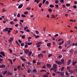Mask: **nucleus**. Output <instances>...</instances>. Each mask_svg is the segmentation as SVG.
<instances>
[{
  "mask_svg": "<svg viewBox=\"0 0 77 77\" xmlns=\"http://www.w3.org/2000/svg\"><path fill=\"white\" fill-rule=\"evenodd\" d=\"M14 39V37L11 38H10V39L8 40V41L9 43H12V41H13Z\"/></svg>",
  "mask_w": 77,
  "mask_h": 77,
  "instance_id": "nucleus-1",
  "label": "nucleus"
},
{
  "mask_svg": "<svg viewBox=\"0 0 77 77\" xmlns=\"http://www.w3.org/2000/svg\"><path fill=\"white\" fill-rule=\"evenodd\" d=\"M24 53H25L26 54H28L29 52V50L27 49H26L24 51Z\"/></svg>",
  "mask_w": 77,
  "mask_h": 77,
  "instance_id": "nucleus-2",
  "label": "nucleus"
},
{
  "mask_svg": "<svg viewBox=\"0 0 77 77\" xmlns=\"http://www.w3.org/2000/svg\"><path fill=\"white\" fill-rule=\"evenodd\" d=\"M0 54L3 56H5V52L3 51H1L0 52Z\"/></svg>",
  "mask_w": 77,
  "mask_h": 77,
  "instance_id": "nucleus-3",
  "label": "nucleus"
},
{
  "mask_svg": "<svg viewBox=\"0 0 77 77\" xmlns=\"http://www.w3.org/2000/svg\"><path fill=\"white\" fill-rule=\"evenodd\" d=\"M55 63H57V64H58V65H61V63L60 62V61H56Z\"/></svg>",
  "mask_w": 77,
  "mask_h": 77,
  "instance_id": "nucleus-4",
  "label": "nucleus"
},
{
  "mask_svg": "<svg viewBox=\"0 0 77 77\" xmlns=\"http://www.w3.org/2000/svg\"><path fill=\"white\" fill-rule=\"evenodd\" d=\"M38 57L41 58L43 57V55L42 54H40L38 55Z\"/></svg>",
  "mask_w": 77,
  "mask_h": 77,
  "instance_id": "nucleus-5",
  "label": "nucleus"
},
{
  "mask_svg": "<svg viewBox=\"0 0 77 77\" xmlns=\"http://www.w3.org/2000/svg\"><path fill=\"white\" fill-rule=\"evenodd\" d=\"M41 44H42V42H39L38 43H36V45H40Z\"/></svg>",
  "mask_w": 77,
  "mask_h": 77,
  "instance_id": "nucleus-6",
  "label": "nucleus"
},
{
  "mask_svg": "<svg viewBox=\"0 0 77 77\" xmlns=\"http://www.w3.org/2000/svg\"><path fill=\"white\" fill-rule=\"evenodd\" d=\"M60 74L61 75L62 77L63 75H64V74H65L64 72H60Z\"/></svg>",
  "mask_w": 77,
  "mask_h": 77,
  "instance_id": "nucleus-7",
  "label": "nucleus"
},
{
  "mask_svg": "<svg viewBox=\"0 0 77 77\" xmlns=\"http://www.w3.org/2000/svg\"><path fill=\"white\" fill-rule=\"evenodd\" d=\"M51 43H49L47 44V46L48 47H51Z\"/></svg>",
  "mask_w": 77,
  "mask_h": 77,
  "instance_id": "nucleus-8",
  "label": "nucleus"
},
{
  "mask_svg": "<svg viewBox=\"0 0 77 77\" xmlns=\"http://www.w3.org/2000/svg\"><path fill=\"white\" fill-rule=\"evenodd\" d=\"M47 67L48 68H51V64H47Z\"/></svg>",
  "mask_w": 77,
  "mask_h": 77,
  "instance_id": "nucleus-9",
  "label": "nucleus"
},
{
  "mask_svg": "<svg viewBox=\"0 0 77 77\" xmlns=\"http://www.w3.org/2000/svg\"><path fill=\"white\" fill-rule=\"evenodd\" d=\"M23 6V5L20 4L18 7V9H21L22 7Z\"/></svg>",
  "mask_w": 77,
  "mask_h": 77,
  "instance_id": "nucleus-10",
  "label": "nucleus"
},
{
  "mask_svg": "<svg viewBox=\"0 0 77 77\" xmlns=\"http://www.w3.org/2000/svg\"><path fill=\"white\" fill-rule=\"evenodd\" d=\"M60 62L61 63H62V64L65 63H64V60L63 59L61 60Z\"/></svg>",
  "mask_w": 77,
  "mask_h": 77,
  "instance_id": "nucleus-11",
  "label": "nucleus"
},
{
  "mask_svg": "<svg viewBox=\"0 0 77 77\" xmlns=\"http://www.w3.org/2000/svg\"><path fill=\"white\" fill-rule=\"evenodd\" d=\"M8 30H9V28H8V27H6L5 28V30H3V31H4V32L5 31H6V32H7V31H8Z\"/></svg>",
  "mask_w": 77,
  "mask_h": 77,
  "instance_id": "nucleus-12",
  "label": "nucleus"
},
{
  "mask_svg": "<svg viewBox=\"0 0 77 77\" xmlns=\"http://www.w3.org/2000/svg\"><path fill=\"white\" fill-rule=\"evenodd\" d=\"M53 67L54 69H56L57 68V65L56 64H54L53 65Z\"/></svg>",
  "mask_w": 77,
  "mask_h": 77,
  "instance_id": "nucleus-13",
  "label": "nucleus"
},
{
  "mask_svg": "<svg viewBox=\"0 0 77 77\" xmlns=\"http://www.w3.org/2000/svg\"><path fill=\"white\" fill-rule=\"evenodd\" d=\"M69 51L71 54H72V53H73V49H71L69 50Z\"/></svg>",
  "mask_w": 77,
  "mask_h": 77,
  "instance_id": "nucleus-14",
  "label": "nucleus"
},
{
  "mask_svg": "<svg viewBox=\"0 0 77 77\" xmlns=\"http://www.w3.org/2000/svg\"><path fill=\"white\" fill-rule=\"evenodd\" d=\"M5 65H2L0 66V68H5Z\"/></svg>",
  "mask_w": 77,
  "mask_h": 77,
  "instance_id": "nucleus-15",
  "label": "nucleus"
},
{
  "mask_svg": "<svg viewBox=\"0 0 77 77\" xmlns=\"http://www.w3.org/2000/svg\"><path fill=\"white\" fill-rule=\"evenodd\" d=\"M71 62V60H68V61L67 62V65H69V64H70Z\"/></svg>",
  "mask_w": 77,
  "mask_h": 77,
  "instance_id": "nucleus-16",
  "label": "nucleus"
},
{
  "mask_svg": "<svg viewBox=\"0 0 77 77\" xmlns=\"http://www.w3.org/2000/svg\"><path fill=\"white\" fill-rule=\"evenodd\" d=\"M21 47H24V42H22L20 44Z\"/></svg>",
  "mask_w": 77,
  "mask_h": 77,
  "instance_id": "nucleus-17",
  "label": "nucleus"
},
{
  "mask_svg": "<svg viewBox=\"0 0 77 77\" xmlns=\"http://www.w3.org/2000/svg\"><path fill=\"white\" fill-rule=\"evenodd\" d=\"M68 71L69 72H71V73H73L74 72V71L71 70H69Z\"/></svg>",
  "mask_w": 77,
  "mask_h": 77,
  "instance_id": "nucleus-18",
  "label": "nucleus"
},
{
  "mask_svg": "<svg viewBox=\"0 0 77 77\" xmlns=\"http://www.w3.org/2000/svg\"><path fill=\"white\" fill-rule=\"evenodd\" d=\"M48 75L47 74H46L45 75H44L43 76V77H48Z\"/></svg>",
  "mask_w": 77,
  "mask_h": 77,
  "instance_id": "nucleus-19",
  "label": "nucleus"
},
{
  "mask_svg": "<svg viewBox=\"0 0 77 77\" xmlns=\"http://www.w3.org/2000/svg\"><path fill=\"white\" fill-rule=\"evenodd\" d=\"M76 21V19H75L74 20L71 19L70 20V21H72V22H75Z\"/></svg>",
  "mask_w": 77,
  "mask_h": 77,
  "instance_id": "nucleus-20",
  "label": "nucleus"
},
{
  "mask_svg": "<svg viewBox=\"0 0 77 77\" xmlns=\"http://www.w3.org/2000/svg\"><path fill=\"white\" fill-rule=\"evenodd\" d=\"M8 71L5 70L4 72L3 73V75H5L6 73H7Z\"/></svg>",
  "mask_w": 77,
  "mask_h": 77,
  "instance_id": "nucleus-21",
  "label": "nucleus"
},
{
  "mask_svg": "<svg viewBox=\"0 0 77 77\" xmlns=\"http://www.w3.org/2000/svg\"><path fill=\"white\" fill-rule=\"evenodd\" d=\"M33 72H37V69H35L33 70Z\"/></svg>",
  "mask_w": 77,
  "mask_h": 77,
  "instance_id": "nucleus-22",
  "label": "nucleus"
},
{
  "mask_svg": "<svg viewBox=\"0 0 77 77\" xmlns=\"http://www.w3.org/2000/svg\"><path fill=\"white\" fill-rule=\"evenodd\" d=\"M7 74L8 75H12V73H11V72L8 71V72Z\"/></svg>",
  "mask_w": 77,
  "mask_h": 77,
  "instance_id": "nucleus-23",
  "label": "nucleus"
},
{
  "mask_svg": "<svg viewBox=\"0 0 77 77\" xmlns=\"http://www.w3.org/2000/svg\"><path fill=\"white\" fill-rule=\"evenodd\" d=\"M32 51H30V52H29L28 54V56H31V55L32 54Z\"/></svg>",
  "mask_w": 77,
  "mask_h": 77,
  "instance_id": "nucleus-24",
  "label": "nucleus"
},
{
  "mask_svg": "<svg viewBox=\"0 0 77 77\" xmlns=\"http://www.w3.org/2000/svg\"><path fill=\"white\" fill-rule=\"evenodd\" d=\"M40 72H46V70L42 69L40 70Z\"/></svg>",
  "mask_w": 77,
  "mask_h": 77,
  "instance_id": "nucleus-25",
  "label": "nucleus"
},
{
  "mask_svg": "<svg viewBox=\"0 0 77 77\" xmlns=\"http://www.w3.org/2000/svg\"><path fill=\"white\" fill-rule=\"evenodd\" d=\"M66 68H67V70H69V69H70V66H67Z\"/></svg>",
  "mask_w": 77,
  "mask_h": 77,
  "instance_id": "nucleus-26",
  "label": "nucleus"
},
{
  "mask_svg": "<svg viewBox=\"0 0 77 77\" xmlns=\"http://www.w3.org/2000/svg\"><path fill=\"white\" fill-rule=\"evenodd\" d=\"M20 59H22V60L23 61H26V59L23 58L22 57H20Z\"/></svg>",
  "mask_w": 77,
  "mask_h": 77,
  "instance_id": "nucleus-27",
  "label": "nucleus"
},
{
  "mask_svg": "<svg viewBox=\"0 0 77 77\" xmlns=\"http://www.w3.org/2000/svg\"><path fill=\"white\" fill-rule=\"evenodd\" d=\"M42 3H40L38 4V7H39V8H41V6H42Z\"/></svg>",
  "mask_w": 77,
  "mask_h": 77,
  "instance_id": "nucleus-28",
  "label": "nucleus"
},
{
  "mask_svg": "<svg viewBox=\"0 0 77 77\" xmlns=\"http://www.w3.org/2000/svg\"><path fill=\"white\" fill-rule=\"evenodd\" d=\"M21 17L23 18H24V17H26V16L24 14H22L21 15Z\"/></svg>",
  "mask_w": 77,
  "mask_h": 77,
  "instance_id": "nucleus-29",
  "label": "nucleus"
},
{
  "mask_svg": "<svg viewBox=\"0 0 77 77\" xmlns=\"http://www.w3.org/2000/svg\"><path fill=\"white\" fill-rule=\"evenodd\" d=\"M8 60H9L10 61L11 64H13V63H12V60H11V59H9Z\"/></svg>",
  "mask_w": 77,
  "mask_h": 77,
  "instance_id": "nucleus-30",
  "label": "nucleus"
},
{
  "mask_svg": "<svg viewBox=\"0 0 77 77\" xmlns=\"http://www.w3.org/2000/svg\"><path fill=\"white\" fill-rule=\"evenodd\" d=\"M50 8H54V5H50L49 6Z\"/></svg>",
  "mask_w": 77,
  "mask_h": 77,
  "instance_id": "nucleus-31",
  "label": "nucleus"
},
{
  "mask_svg": "<svg viewBox=\"0 0 77 77\" xmlns=\"http://www.w3.org/2000/svg\"><path fill=\"white\" fill-rule=\"evenodd\" d=\"M26 10H28L29 11L31 9V8L30 7H27L26 9Z\"/></svg>",
  "mask_w": 77,
  "mask_h": 77,
  "instance_id": "nucleus-32",
  "label": "nucleus"
},
{
  "mask_svg": "<svg viewBox=\"0 0 77 77\" xmlns=\"http://www.w3.org/2000/svg\"><path fill=\"white\" fill-rule=\"evenodd\" d=\"M10 24H12V25H13V24H14V22L11 21L10 22Z\"/></svg>",
  "mask_w": 77,
  "mask_h": 77,
  "instance_id": "nucleus-33",
  "label": "nucleus"
},
{
  "mask_svg": "<svg viewBox=\"0 0 77 77\" xmlns=\"http://www.w3.org/2000/svg\"><path fill=\"white\" fill-rule=\"evenodd\" d=\"M27 72H28V73H30V72H31V70L29 69L27 70Z\"/></svg>",
  "mask_w": 77,
  "mask_h": 77,
  "instance_id": "nucleus-34",
  "label": "nucleus"
},
{
  "mask_svg": "<svg viewBox=\"0 0 77 77\" xmlns=\"http://www.w3.org/2000/svg\"><path fill=\"white\" fill-rule=\"evenodd\" d=\"M24 15H27V14H28V12L27 11H25L24 13Z\"/></svg>",
  "mask_w": 77,
  "mask_h": 77,
  "instance_id": "nucleus-35",
  "label": "nucleus"
},
{
  "mask_svg": "<svg viewBox=\"0 0 77 77\" xmlns=\"http://www.w3.org/2000/svg\"><path fill=\"white\" fill-rule=\"evenodd\" d=\"M27 45H32V42H28L27 44Z\"/></svg>",
  "mask_w": 77,
  "mask_h": 77,
  "instance_id": "nucleus-36",
  "label": "nucleus"
},
{
  "mask_svg": "<svg viewBox=\"0 0 77 77\" xmlns=\"http://www.w3.org/2000/svg\"><path fill=\"white\" fill-rule=\"evenodd\" d=\"M66 6H68V7L70 6V5L69 4L67 3L66 4Z\"/></svg>",
  "mask_w": 77,
  "mask_h": 77,
  "instance_id": "nucleus-37",
  "label": "nucleus"
},
{
  "mask_svg": "<svg viewBox=\"0 0 77 77\" xmlns=\"http://www.w3.org/2000/svg\"><path fill=\"white\" fill-rule=\"evenodd\" d=\"M55 3H56V4L59 3V1L57 0H55Z\"/></svg>",
  "mask_w": 77,
  "mask_h": 77,
  "instance_id": "nucleus-38",
  "label": "nucleus"
},
{
  "mask_svg": "<svg viewBox=\"0 0 77 77\" xmlns=\"http://www.w3.org/2000/svg\"><path fill=\"white\" fill-rule=\"evenodd\" d=\"M62 55H59L58 57V59H60V58H62Z\"/></svg>",
  "mask_w": 77,
  "mask_h": 77,
  "instance_id": "nucleus-39",
  "label": "nucleus"
},
{
  "mask_svg": "<svg viewBox=\"0 0 77 77\" xmlns=\"http://www.w3.org/2000/svg\"><path fill=\"white\" fill-rule=\"evenodd\" d=\"M70 41H69H69H68L67 42V44L68 45H69L70 44Z\"/></svg>",
  "mask_w": 77,
  "mask_h": 77,
  "instance_id": "nucleus-40",
  "label": "nucleus"
},
{
  "mask_svg": "<svg viewBox=\"0 0 77 77\" xmlns=\"http://www.w3.org/2000/svg\"><path fill=\"white\" fill-rule=\"evenodd\" d=\"M59 36V34H56V35H54V37L56 38V37H57V36Z\"/></svg>",
  "mask_w": 77,
  "mask_h": 77,
  "instance_id": "nucleus-41",
  "label": "nucleus"
},
{
  "mask_svg": "<svg viewBox=\"0 0 77 77\" xmlns=\"http://www.w3.org/2000/svg\"><path fill=\"white\" fill-rule=\"evenodd\" d=\"M75 62H73V63H72V65H73V66H74V65H75Z\"/></svg>",
  "mask_w": 77,
  "mask_h": 77,
  "instance_id": "nucleus-42",
  "label": "nucleus"
},
{
  "mask_svg": "<svg viewBox=\"0 0 77 77\" xmlns=\"http://www.w3.org/2000/svg\"><path fill=\"white\" fill-rule=\"evenodd\" d=\"M48 11L49 12H51L52 11V10H51V8H49L48 9Z\"/></svg>",
  "mask_w": 77,
  "mask_h": 77,
  "instance_id": "nucleus-43",
  "label": "nucleus"
},
{
  "mask_svg": "<svg viewBox=\"0 0 77 77\" xmlns=\"http://www.w3.org/2000/svg\"><path fill=\"white\" fill-rule=\"evenodd\" d=\"M51 17H53V18H56V16H54V14L52 15Z\"/></svg>",
  "mask_w": 77,
  "mask_h": 77,
  "instance_id": "nucleus-44",
  "label": "nucleus"
},
{
  "mask_svg": "<svg viewBox=\"0 0 77 77\" xmlns=\"http://www.w3.org/2000/svg\"><path fill=\"white\" fill-rule=\"evenodd\" d=\"M52 76H53L54 77V76H55V75H56V74L54 73H52Z\"/></svg>",
  "mask_w": 77,
  "mask_h": 77,
  "instance_id": "nucleus-45",
  "label": "nucleus"
},
{
  "mask_svg": "<svg viewBox=\"0 0 77 77\" xmlns=\"http://www.w3.org/2000/svg\"><path fill=\"white\" fill-rule=\"evenodd\" d=\"M35 38H39V35H37L35 36Z\"/></svg>",
  "mask_w": 77,
  "mask_h": 77,
  "instance_id": "nucleus-46",
  "label": "nucleus"
},
{
  "mask_svg": "<svg viewBox=\"0 0 77 77\" xmlns=\"http://www.w3.org/2000/svg\"><path fill=\"white\" fill-rule=\"evenodd\" d=\"M35 32L37 35H38V34H39V31H38L36 30L35 31Z\"/></svg>",
  "mask_w": 77,
  "mask_h": 77,
  "instance_id": "nucleus-47",
  "label": "nucleus"
},
{
  "mask_svg": "<svg viewBox=\"0 0 77 77\" xmlns=\"http://www.w3.org/2000/svg\"><path fill=\"white\" fill-rule=\"evenodd\" d=\"M2 12H5V11H6V10H5V9L4 8H3L2 9Z\"/></svg>",
  "mask_w": 77,
  "mask_h": 77,
  "instance_id": "nucleus-48",
  "label": "nucleus"
},
{
  "mask_svg": "<svg viewBox=\"0 0 77 77\" xmlns=\"http://www.w3.org/2000/svg\"><path fill=\"white\" fill-rule=\"evenodd\" d=\"M73 7L74 9H76L77 8V6L76 5H74Z\"/></svg>",
  "mask_w": 77,
  "mask_h": 77,
  "instance_id": "nucleus-49",
  "label": "nucleus"
},
{
  "mask_svg": "<svg viewBox=\"0 0 77 77\" xmlns=\"http://www.w3.org/2000/svg\"><path fill=\"white\" fill-rule=\"evenodd\" d=\"M17 17H20V13L18 14H17Z\"/></svg>",
  "mask_w": 77,
  "mask_h": 77,
  "instance_id": "nucleus-50",
  "label": "nucleus"
},
{
  "mask_svg": "<svg viewBox=\"0 0 77 77\" xmlns=\"http://www.w3.org/2000/svg\"><path fill=\"white\" fill-rule=\"evenodd\" d=\"M22 39H25V35H23L22 36Z\"/></svg>",
  "mask_w": 77,
  "mask_h": 77,
  "instance_id": "nucleus-51",
  "label": "nucleus"
},
{
  "mask_svg": "<svg viewBox=\"0 0 77 77\" xmlns=\"http://www.w3.org/2000/svg\"><path fill=\"white\" fill-rule=\"evenodd\" d=\"M42 68H43V69H44V68H46V66H45V65H44V66H43L42 67Z\"/></svg>",
  "mask_w": 77,
  "mask_h": 77,
  "instance_id": "nucleus-52",
  "label": "nucleus"
},
{
  "mask_svg": "<svg viewBox=\"0 0 77 77\" xmlns=\"http://www.w3.org/2000/svg\"><path fill=\"white\" fill-rule=\"evenodd\" d=\"M45 4H46V5H48L49 4V2L48 1H46L45 3Z\"/></svg>",
  "mask_w": 77,
  "mask_h": 77,
  "instance_id": "nucleus-53",
  "label": "nucleus"
},
{
  "mask_svg": "<svg viewBox=\"0 0 77 77\" xmlns=\"http://www.w3.org/2000/svg\"><path fill=\"white\" fill-rule=\"evenodd\" d=\"M24 47L25 48H27L28 47V45H25Z\"/></svg>",
  "mask_w": 77,
  "mask_h": 77,
  "instance_id": "nucleus-54",
  "label": "nucleus"
},
{
  "mask_svg": "<svg viewBox=\"0 0 77 77\" xmlns=\"http://www.w3.org/2000/svg\"><path fill=\"white\" fill-rule=\"evenodd\" d=\"M18 41L20 43H22V41H21L20 40H18Z\"/></svg>",
  "mask_w": 77,
  "mask_h": 77,
  "instance_id": "nucleus-55",
  "label": "nucleus"
},
{
  "mask_svg": "<svg viewBox=\"0 0 77 77\" xmlns=\"http://www.w3.org/2000/svg\"><path fill=\"white\" fill-rule=\"evenodd\" d=\"M26 31L27 32H30V30L29 29H26Z\"/></svg>",
  "mask_w": 77,
  "mask_h": 77,
  "instance_id": "nucleus-56",
  "label": "nucleus"
},
{
  "mask_svg": "<svg viewBox=\"0 0 77 77\" xmlns=\"http://www.w3.org/2000/svg\"><path fill=\"white\" fill-rule=\"evenodd\" d=\"M60 3H63L64 2V1L63 0H61L60 1Z\"/></svg>",
  "mask_w": 77,
  "mask_h": 77,
  "instance_id": "nucleus-57",
  "label": "nucleus"
},
{
  "mask_svg": "<svg viewBox=\"0 0 77 77\" xmlns=\"http://www.w3.org/2000/svg\"><path fill=\"white\" fill-rule=\"evenodd\" d=\"M52 55H53L51 54H49L48 55V57H51V56Z\"/></svg>",
  "mask_w": 77,
  "mask_h": 77,
  "instance_id": "nucleus-58",
  "label": "nucleus"
},
{
  "mask_svg": "<svg viewBox=\"0 0 77 77\" xmlns=\"http://www.w3.org/2000/svg\"><path fill=\"white\" fill-rule=\"evenodd\" d=\"M65 74H66V75H68V76H69V74H68V72H66L65 73Z\"/></svg>",
  "mask_w": 77,
  "mask_h": 77,
  "instance_id": "nucleus-59",
  "label": "nucleus"
},
{
  "mask_svg": "<svg viewBox=\"0 0 77 77\" xmlns=\"http://www.w3.org/2000/svg\"><path fill=\"white\" fill-rule=\"evenodd\" d=\"M66 50H65V49H63L62 50V51L63 52H66Z\"/></svg>",
  "mask_w": 77,
  "mask_h": 77,
  "instance_id": "nucleus-60",
  "label": "nucleus"
},
{
  "mask_svg": "<svg viewBox=\"0 0 77 77\" xmlns=\"http://www.w3.org/2000/svg\"><path fill=\"white\" fill-rule=\"evenodd\" d=\"M14 21H18V19H14Z\"/></svg>",
  "mask_w": 77,
  "mask_h": 77,
  "instance_id": "nucleus-61",
  "label": "nucleus"
},
{
  "mask_svg": "<svg viewBox=\"0 0 77 77\" xmlns=\"http://www.w3.org/2000/svg\"><path fill=\"white\" fill-rule=\"evenodd\" d=\"M42 53H44V54H45V53H46L45 51H42Z\"/></svg>",
  "mask_w": 77,
  "mask_h": 77,
  "instance_id": "nucleus-62",
  "label": "nucleus"
},
{
  "mask_svg": "<svg viewBox=\"0 0 77 77\" xmlns=\"http://www.w3.org/2000/svg\"><path fill=\"white\" fill-rule=\"evenodd\" d=\"M33 63H36V60H33Z\"/></svg>",
  "mask_w": 77,
  "mask_h": 77,
  "instance_id": "nucleus-63",
  "label": "nucleus"
},
{
  "mask_svg": "<svg viewBox=\"0 0 77 77\" xmlns=\"http://www.w3.org/2000/svg\"><path fill=\"white\" fill-rule=\"evenodd\" d=\"M62 44H63L61 42H60L59 43V45H62Z\"/></svg>",
  "mask_w": 77,
  "mask_h": 77,
  "instance_id": "nucleus-64",
  "label": "nucleus"
}]
</instances>
